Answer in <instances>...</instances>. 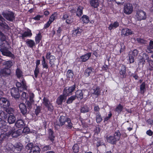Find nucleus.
Returning a JSON list of instances; mask_svg holds the SVG:
<instances>
[{"label":"nucleus","mask_w":153,"mask_h":153,"mask_svg":"<svg viewBox=\"0 0 153 153\" xmlns=\"http://www.w3.org/2000/svg\"><path fill=\"white\" fill-rule=\"evenodd\" d=\"M5 35L0 31V40L1 44L0 45V51L2 54L4 56L14 59L15 55L9 50L8 48L9 44L8 42L6 40Z\"/></svg>","instance_id":"nucleus-1"},{"label":"nucleus","mask_w":153,"mask_h":153,"mask_svg":"<svg viewBox=\"0 0 153 153\" xmlns=\"http://www.w3.org/2000/svg\"><path fill=\"white\" fill-rule=\"evenodd\" d=\"M54 127L56 129H58L60 127L64 126L67 129H71L73 127V123L69 118L64 116H61L57 120Z\"/></svg>","instance_id":"nucleus-2"},{"label":"nucleus","mask_w":153,"mask_h":153,"mask_svg":"<svg viewBox=\"0 0 153 153\" xmlns=\"http://www.w3.org/2000/svg\"><path fill=\"white\" fill-rule=\"evenodd\" d=\"M9 149L15 153H19L23 149V145L20 143H17L13 145L12 144L9 145Z\"/></svg>","instance_id":"nucleus-3"},{"label":"nucleus","mask_w":153,"mask_h":153,"mask_svg":"<svg viewBox=\"0 0 153 153\" xmlns=\"http://www.w3.org/2000/svg\"><path fill=\"white\" fill-rule=\"evenodd\" d=\"M76 85L75 84L69 87H65L63 90V94L65 97H69L72 94V92L75 90Z\"/></svg>","instance_id":"nucleus-4"},{"label":"nucleus","mask_w":153,"mask_h":153,"mask_svg":"<svg viewBox=\"0 0 153 153\" xmlns=\"http://www.w3.org/2000/svg\"><path fill=\"white\" fill-rule=\"evenodd\" d=\"M20 92L21 93L22 92L18 88L16 87L12 88L10 89V92L12 97L16 100L20 98Z\"/></svg>","instance_id":"nucleus-5"},{"label":"nucleus","mask_w":153,"mask_h":153,"mask_svg":"<svg viewBox=\"0 0 153 153\" xmlns=\"http://www.w3.org/2000/svg\"><path fill=\"white\" fill-rule=\"evenodd\" d=\"M2 15L7 20L10 22H13L15 19L14 13L11 11H8V13H3Z\"/></svg>","instance_id":"nucleus-6"},{"label":"nucleus","mask_w":153,"mask_h":153,"mask_svg":"<svg viewBox=\"0 0 153 153\" xmlns=\"http://www.w3.org/2000/svg\"><path fill=\"white\" fill-rule=\"evenodd\" d=\"M136 16L137 20L141 21L145 20L146 18V13L142 10H139L137 11Z\"/></svg>","instance_id":"nucleus-7"},{"label":"nucleus","mask_w":153,"mask_h":153,"mask_svg":"<svg viewBox=\"0 0 153 153\" xmlns=\"http://www.w3.org/2000/svg\"><path fill=\"white\" fill-rule=\"evenodd\" d=\"M10 103L8 100L4 97L0 98V106L3 108H7L10 106Z\"/></svg>","instance_id":"nucleus-8"},{"label":"nucleus","mask_w":153,"mask_h":153,"mask_svg":"<svg viewBox=\"0 0 153 153\" xmlns=\"http://www.w3.org/2000/svg\"><path fill=\"white\" fill-rule=\"evenodd\" d=\"M43 103L45 106L48 108V111L52 112L54 109V107L52 103H50L49 100L45 97L43 99Z\"/></svg>","instance_id":"nucleus-9"},{"label":"nucleus","mask_w":153,"mask_h":153,"mask_svg":"<svg viewBox=\"0 0 153 153\" xmlns=\"http://www.w3.org/2000/svg\"><path fill=\"white\" fill-rule=\"evenodd\" d=\"M133 10V7L131 4L127 3L124 5V12L127 14H130Z\"/></svg>","instance_id":"nucleus-10"},{"label":"nucleus","mask_w":153,"mask_h":153,"mask_svg":"<svg viewBox=\"0 0 153 153\" xmlns=\"http://www.w3.org/2000/svg\"><path fill=\"white\" fill-rule=\"evenodd\" d=\"M9 132L13 137H16L22 134V131L21 129L16 130L14 128H13Z\"/></svg>","instance_id":"nucleus-11"},{"label":"nucleus","mask_w":153,"mask_h":153,"mask_svg":"<svg viewBox=\"0 0 153 153\" xmlns=\"http://www.w3.org/2000/svg\"><path fill=\"white\" fill-rule=\"evenodd\" d=\"M11 73L10 69L4 68L0 71V75L1 76H8Z\"/></svg>","instance_id":"nucleus-12"},{"label":"nucleus","mask_w":153,"mask_h":153,"mask_svg":"<svg viewBox=\"0 0 153 153\" xmlns=\"http://www.w3.org/2000/svg\"><path fill=\"white\" fill-rule=\"evenodd\" d=\"M48 138L52 143H53L55 138L54 132L52 129L49 128L48 130Z\"/></svg>","instance_id":"nucleus-13"},{"label":"nucleus","mask_w":153,"mask_h":153,"mask_svg":"<svg viewBox=\"0 0 153 153\" xmlns=\"http://www.w3.org/2000/svg\"><path fill=\"white\" fill-rule=\"evenodd\" d=\"M5 19L0 14V26L4 29L8 30L10 29V27L5 22Z\"/></svg>","instance_id":"nucleus-14"},{"label":"nucleus","mask_w":153,"mask_h":153,"mask_svg":"<svg viewBox=\"0 0 153 153\" xmlns=\"http://www.w3.org/2000/svg\"><path fill=\"white\" fill-rule=\"evenodd\" d=\"M100 0H89L91 6L94 8H98L99 6Z\"/></svg>","instance_id":"nucleus-15"},{"label":"nucleus","mask_w":153,"mask_h":153,"mask_svg":"<svg viewBox=\"0 0 153 153\" xmlns=\"http://www.w3.org/2000/svg\"><path fill=\"white\" fill-rule=\"evenodd\" d=\"M143 55L145 56L146 60H147L151 67V68H149V70L150 71H152L153 70V61L151 59H149V55L146 53H144Z\"/></svg>","instance_id":"nucleus-16"},{"label":"nucleus","mask_w":153,"mask_h":153,"mask_svg":"<svg viewBox=\"0 0 153 153\" xmlns=\"http://www.w3.org/2000/svg\"><path fill=\"white\" fill-rule=\"evenodd\" d=\"M94 68L92 67H87L85 69L84 72V75L86 77L89 76L90 74L94 72Z\"/></svg>","instance_id":"nucleus-17"},{"label":"nucleus","mask_w":153,"mask_h":153,"mask_svg":"<svg viewBox=\"0 0 153 153\" xmlns=\"http://www.w3.org/2000/svg\"><path fill=\"white\" fill-rule=\"evenodd\" d=\"M106 140L107 142L112 144H116L118 141L114 136L110 135L106 137Z\"/></svg>","instance_id":"nucleus-18"},{"label":"nucleus","mask_w":153,"mask_h":153,"mask_svg":"<svg viewBox=\"0 0 153 153\" xmlns=\"http://www.w3.org/2000/svg\"><path fill=\"white\" fill-rule=\"evenodd\" d=\"M67 98L64 94L60 95L57 99L56 103L58 105H61L64 100H65Z\"/></svg>","instance_id":"nucleus-19"},{"label":"nucleus","mask_w":153,"mask_h":153,"mask_svg":"<svg viewBox=\"0 0 153 153\" xmlns=\"http://www.w3.org/2000/svg\"><path fill=\"white\" fill-rule=\"evenodd\" d=\"M22 36H20L19 37H21L22 39H24L25 38L27 37H30L32 35V33L31 30L28 29L27 31H25L23 33L21 34Z\"/></svg>","instance_id":"nucleus-20"},{"label":"nucleus","mask_w":153,"mask_h":153,"mask_svg":"<svg viewBox=\"0 0 153 153\" xmlns=\"http://www.w3.org/2000/svg\"><path fill=\"white\" fill-rule=\"evenodd\" d=\"M84 94L82 90H77L75 93L76 98H77L78 100H81L83 98Z\"/></svg>","instance_id":"nucleus-21"},{"label":"nucleus","mask_w":153,"mask_h":153,"mask_svg":"<svg viewBox=\"0 0 153 153\" xmlns=\"http://www.w3.org/2000/svg\"><path fill=\"white\" fill-rule=\"evenodd\" d=\"M132 34H133V32L131 29L128 28H124L122 30L121 34L123 35L124 36H128Z\"/></svg>","instance_id":"nucleus-22"},{"label":"nucleus","mask_w":153,"mask_h":153,"mask_svg":"<svg viewBox=\"0 0 153 153\" xmlns=\"http://www.w3.org/2000/svg\"><path fill=\"white\" fill-rule=\"evenodd\" d=\"M82 31V29H81L79 27H77L76 28H74L72 33L74 36H79Z\"/></svg>","instance_id":"nucleus-23"},{"label":"nucleus","mask_w":153,"mask_h":153,"mask_svg":"<svg viewBox=\"0 0 153 153\" xmlns=\"http://www.w3.org/2000/svg\"><path fill=\"white\" fill-rule=\"evenodd\" d=\"M126 67L125 65H123L121 67L120 70V74L122 78H124L126 77Z\"/></svg>","instance_id":"nucleus-24"},{"label":"nucleus","mask_w":153,"mask_h":153,"mask_svg":"<svg viewBox=\"0 0 153 153\" xmlns=\"http://www.w3.org/2000/svg\"><path fill=\"white\" fill-rule=\"evenodd\" d=\"M19 108L22 114L25 115L27 112V109L26 105L24 103H21L19 105Z\"/></svg>","instance_id":"nucleus-25"},{"label":"nucleus","mask_w":153,"mask_h":153,"mask_svg":"<svg viewBox=\"0 0 153 153\" xmlns=\"http://www.w3.org/2000/svg\"><path fill=\"white\" fill-rule=\"evenodd\" d=\"M15 125L16 127L20 128H23L25 126L24 121L21 119L17 120L15 123Z\"/></svg>","instance_id":"nucleus-26"},{"label":"nucleus","mask_w":153,"mask_h":153,"mask_svg":"<svg viewBox=\"0 0 153 153\" xmlns=\"http://www.w3.org/2000/svg\"><path fill=\"white\" fill-rule=\"evenodd\" d=\"M26 42V44L29 48H33V47L35 45V43L34 40L31 39H27Z\"/></svg>","instance_id":"nucleus-27"},{"label":"nucleus","mask_w":153,"mask_h":153,"mask_svg":"<svg viewBox=\"0 0 153 153\" xmlns=\"http://www.w3.org/2000/svg\"><path fill=\"white\" fill-rule=\"evenodd\" d=\"M91 53L89 52L81 56L82 61L83 62H86L91 57Z\"/></svg>","instance_id":"nucleus-28"},{"label":"nucleus","mask_w":153,"mask_h":153,"mask_svg":"<svg viewBox=\"0 0 153 153\" xmlns=\"http://www.w3.org/2000/svg\"><path fill=\"white\" fill-rule=\"evenodd\" d=\"M123 106L120 103L116 106L114 111L118 114H120L123 111Z\"/></svg>","instance_id":"nucleus-29"},{"label":"nucleus","mask_w":153,"mask_h":153,"mask_svg":"<svg viewBox=\"0 0 153 153\" xmlns=\"http://www.w3.org/2000/svg\"><path fill=\"white\" fill-rule=\"evenodd\" d=\"M83 7L81 6H79L77 8L76 12V16L79 17H80L83 14Z\"/></svg>","instance_id":"nucleus-30"},{"label":"nucleus","mask_w":153,"mask_h":153,"mask_svg":"<svg viewBox=\"0 0 153 153\" xmlns=\"http://www.w3.org/2000/svg\"><path fill=\"white\" fill-rule=\"evenodd\" d=\"M40 149L39 146H35L31 149L29 153H40Z\"/></svg>","instance_id":"nucleus-31"},{"label":"nucleus","mask_w":153,"mask_h":153,"mask_svg":"<svg viewBox=\"0 0 153 153\" xmlns=\"http://www.w3.org/2000/svg\"><path fill=\"white\" fill-rule=\"evenodd\" d=\"M119 25V22L117 21L114 22V23L111 24L108 27V29L110 30H112L113 29L116 28Z\"/></svg>","instance_id":"nucleus-32"},{"label":"nucleus","mask_w":153,"mask_h":153,"mask_svg":"<svg viewBox=\"0 0 153 153\" xmlns=\"http://www.w3.org/2000/svg\"><path fill=\"white\" fill-rule=\"evenodd\" d=\"M96 115V118L97 123H100L102 120V119L100 112L94 113Z\"/></svg>","instance_id":"nucleus-33"},{"label":"nucleus","mask_w":153,"mask_h":153,"mask_svg":"<svg viewBox=\"0 0 153 153\" xmlns=\"http://www.w3.org/2000/svg\"><path fill=\"white\" fill-rule=\"evenodd\" d=\"M42 36L41 35V33L39 32V33L36 34L35 38V41L36 44H38L42 40Z\"/></svg>","instance_id":"nucleus-34"},{"label":"nucleus","mask_w":153,"mask_h":153,"mask_svg":"<svg viewBox=\"0 0 153 153\" xmlns=\"http://www.w3.org/2000/svg\"><path fill=\"white\" fill-rule=\"evenodd\" d=\"M4 65L5 66L4 68L10 69L13 65V63L11 61L8 60L5 61L4 64Z\"/></svg>","instance_id":"nucleus-35"},{"label":"nucleus","mask_w":153,"mask_h":153,"mask_svg":"<svg viewBox=\"0 0 153 153\" xmlns=\"http://www.w3.org/2000/svg\"><path fill=\"white\" fill-rule=\"evenodd\" d=\"M80 19L84 23L88 24L89 21V18L88 16L83 15L81 18Z\"/></svg>","instance_id":"nucleus-36"},{"label":"nucleus","mask_w":153,"mask_h":153,"mask_svg":"<svg viewBox=\"0 0 153 153\" xmlns=\"http://www.w3.org/2000/svg\"><path fill=\"white\" fill-rule=\"evenodd\" d=\"M16 117L14 115H10L8 116L7 119V121L9 124H13L14 123Z\"/></svg>","instance_id":"nucleus-37"},{"label":"nucleus","mask_w":153,"mask_h":153,"mask_svg":"<svg viewBox=\"0 0 153 153\" xmlns=\"http://www.w3.org/2000/svg\"><path fill=\"white\" fill-rule=\"evenodd\" d=\"M96 140L97 141V143H96V146L97 147H98L100 146H102L104 145L103 140L102 139L97 138Z\"/></svg>","instance_id":"nucleus-38"},{"label":"nucleus","mask_w":153,"mask_h":153,"mask_svg":"<svg viewBox=\"0 0 153 153\" xmlns=\"http://www.w3.org/2000/svg\"><path fill=\"white\" fill-rule=\"evenodd\" d=\"M89 111V108L87 105H83L81 107L80 111L81 113H85L88 112Z\"/></svg>","instance_id":"nucleus-39"},{"label":"nucleus","mask_w":153,"mask_h":153,"mask_svg":"<svg viewBox=\"0 0 153 153\" xmlns=\"http://www.w3.org/2000/svg\"><path fill=\"white\" fill-rule=\"evenodd\" d=\"M146 90L145 82H143L140 86V93L142 94H143Z\"/></svg>","instance_id":"nucleus-40"},{"label":"nucleus","mask_w":153,"mask_h":153,"mask_svg":"<svg viewBox=\"0 0 153 153\" xmlns=\"http://www.w3.org/2000/svg\"><path fill=\"white\" fill-rule=\"evenodd\" d=\"M94 92L92 94H94L97 96L100 95V88L99 86H97L95 88H94L93 89Z\"/></svg>","instance_id":"nucleus-41"},{"label":"nucleus","mask_w":153,"mask_h":153,"mask_svg":"<svg viewBox=\"0 0 153 153\" xmlns=\"http://www.w3.org/2000/svg\"><path fill=\"white\" fill-rule=\"evenodd\" d=\"M58 14L57 12H54L53 13L49 18V20L52 22L57 17Z\"/></svg>","instance_id":"nucleus-42"},{"label":"nucleus","mask_w":153,"mask_h":153,"mask_svg":"<svg viewBox=\"0 0 153 153\" xmlns=\"http://www.w3.org/2000/svg\"><path fill=\"white\" fill-rule=\"evenodd\" d=\"M121 134L119 130H117L115 131L114 134V137L116 139L117 141H118L121 137Z\"/></svg>","instance_id":"nucleus-43"},{"label":"nucleus","mask_w":153,"mask_h":153,"mask_svg":"<svg viewBox=\"0 0 153 153\" xmlns=\"http://www.w3.org/2000/svg\"><path fill=\"white\" fill-rule=\"evenodd\" d=\"M74 75L73 71L72 70L69 69L67 71L66 76L68 78H72Z\"/></svg>","instance_id":"nucleus-44"},{"label":"nucleus","mask_w":153,"mask_h":153,"mask_svg":"<svg viewBox=\"0 0 153 153\" xmlns=\"http://www.w3.org/2000/svg\"><path fill=\"white\" fill-rule=\"evenodd\" d=\"M7 117V114L5 112L0 110V119L2 120L5 119Z\"/></svg>","instance_id":"nucleus-45"},{"label":"nucleus","mask_w":153,"mask_h":153,"mask_svg":"<svg viewBox=\"0 0 153 153\" xmlns=\"http://www.w3.org/2000/svg\"><path fill=\"white\" fill-rule=\"evenodd\" d=\"M76 99L74 95H72L68 98L66 100V103L67 104H70L72 103L73 101Z\"/></svg>","instance_id":"nucleus-46"},{"label":"nucleus","mask_w":153,"mask_h":153,"mask_svg":"<svg viewBox=\"0 0 153 153\" xmlns=\"http://www.w3.org/2000/svg\"><path fill=\"white\" fill-rule=\"evenodd\" d=\"M6 122L3 120H0V128L3 130L6 128Z\"/></svg>","instance_id":"nucleus-47"},{"label":"nucleus","mask_w":153,"mask_h":153,"mask_svg":"<svg viewBox=\"0 0 153 153\" xmlns=\"http://www.w3.org/2000/svg\"><path fill=\"white\" fill-rule=\"evenodd\" d=\"M22 72L19 68H17L16 71V76L18 78H20L22 76Z\"/></svg>","instance_id":"nucleus-48"},{"label":"nucleus","mask_w":153,"mask_h":153,"mask_svg":"<svg viewBox=\"0 0 153 153\" xmlns=\"http://www.w3.org/2000/svg\"><path fill=\"white\" fill-rule=\"evenodd\" d=\"M72 149L74 152L78 153L79 151V147L77 144H75L72 147Z\"/></svg>","instance_id":"nucleus-49"},{"label":"nucleus","mask_w":153,"mask_h":153,"mask_svg":"<svg viewBox=\"0 0 153 153\" xmlns=\"http://www.w3.org/2000/svg\"><path fill=\"white\" fill-rule=\"evenodd\" d=\"M19 84L22 85L23 89L26 90L27 89V87L25 81L24 79H22V80L21 83H19Z\"/></svg>","instance_id":"nucleus-50"},{"label":"nucleus","mask_w":153,"mask_h":153,"mask_svg":"<svg viewBox=\"0 0 153 153\" xmlns=\"http://www.w3.org/2000/svg\"><path fill=\"white\" fill-rule=\"evenodd\" d=\"M41 108L40 106H36V108L35 109V114L36 116H38L39 113H40L41 112Z\"/></svg>","instance_id":"nucleus-51"},{"label":"nucleus","mask_w":153,"mask_h":153,"mask_svg":"<svg viewBox=\"0 0 153 153\" xmlns=\"http://www.w3.org/2000/svg\"><path fill=\"white\" fill-rule=\"evenodd\" d=\"M35 95L33 93H29V101H31V102H34V101L33 99Z\"/></svg>","instance_id":"nucleus-52"},{"label":"nucleus","mask_w":153,"mask_h":153,"mask_svg":"<svg viewBox=\"0 0 153 153\" xmlns=\"http://www.w3.org/2000/svg\"><path fill=\"white\" fill-rule=\"evenodd\" d=\"M28 97V94L25 92H22L21 95V99L24 100H26L27 99Z\"/></svg>","instance_id":"nucleus-53"},{"label":"nucleus","mask_w":153,"mask_h":153,"mask_svg":"<svg viewBox=\"0 0 153 153\" xmlns=\"http://www.w3.org/2000/svg\"><path fill=\"white\" fill-rule=\"evenodd\" d=\"M62 31V29L61 27H59L58 28V29L56 32V35L59 37H60L61 35V32Z\"/></svg>","instance_id":"nucleus-54"},{"label":"nucleus","mask_w":153,"mask_h":153,"mask_svg":"<svg viewBox=\"0 0 153 153\" xmlns=\"http://www.w3.org/2000/svg\"><path fill=\"white\" fill-rule=\"evenodd\" d=\"M34 146L33 143H28L26 146V149L28 150H30V151Z\"/></svg>","instance_id":"nucleus-55"},{"label":"nucleus","mask_w":153,"mask_h":153,"mask_svg":"<svg viewBox=\"0 0 153 153\" xmlns=\"http://www.w3.org/2000/svg\"><path fill=\"white\" fill-rule=\"evenodd\" d=\"M51 147L50 145H46L42 148V150L43 152H44L51 150Z\"/></svg>","instance_id":"nucleus-56"},{"label":"nucleus","mask_w":153,"mask_h":153,"mask_svg":"<svg viewBox=\"0 0 153 153\" xmlns=\"http://www.w3.org/2000/svg\"><path fill=\"white\" fill-rule=\"evenodd\" d=\"M34 76L36 78L38 76V74L39 73V68H35L34 71Z\"/></svg>","instance_id":"nucleus-57"},{"label":"nucleus","mask_w":153,"mask_h":153,"mask_svg":"<svg viewBox=\"0 0 153 153\" xmlns=\"http://www.w3.org/2000/svg\"><path fill=\"white\" fill-rule=\"evenodd\" d=\"M26 104L27 106V108L28 109H30L32 108V103H33V102H31V101H30L28 100L27 99L26 100Z\"/></svg>","instance_id":"nucleus-58"},{"label":"nucleus","mask_w":153,"mask_h":153,"mask_svg":"<svg viewBox=\"0 0 153 153\" xmlns=\"http://www.w3.org/2000/svg\"><path fill=\"white\" fill-rule=\"evenodd\" d=\"M4 108L5 109L6 111L9 114H12L14 112L13 109L12 108H10L8 107Z\"/></svg>","instance_id":"nucleus-59"},{"label":"nucleus","mask_w":153,"mask_h":153,"mask_svg":"<svg viewBox=\"0 0 153 153\" xmlns=\"http://www.w3.org/2000/svg\"><path fill=\"white\" fill-rule=\"evenodd\" d=\"M6 138V136L5 134H1L0 135V143H1L3 141L5 140Z\"/></svg>","instance_id":"nucleus-60"},{"label":"nucleus","mask_w":153,"mask_h":153,"mask_svg":"<svg viewBox=\"0 0 153 153\" xmlns=\"http://www.w3.org/2000/svg\"><path fill=\"white\" fill-rule=\"evenodd\" d=\"M128 59L130 63H133L134 61V57L131 54H129L128 55Z\"/></svg>","instance_id":"nucleus-61"},{"label":"nucleus","mask_w":153,"mask_h":153,"mask_svg":"<svg viewBox=\"0 0 153 153\" xmlns=\"http://www.w3.org/2000/svg\"><path fill=\"white\" fill-rule=\"evenodd\" d=\"M147 49L150 50L153 49V41L150 40V41L149 45L148 46Z\"/></svg>","instance_id":"nucleus-62"},{"label":"nucleus","mask_w":153,"mask_h":153,"mask_svg":"<svg viewBox=\"0 0 153 153\" xmlns=\"http://www.w3.org/2000/svg\"><path fill=\"white\" fill-rule=\"evenodd\" d=\"M137 42L140 43L142 44H145L146 43V41L143 39L140 38H137Z\"/></svg>","instance_id":"nucleus-63"},{"label":"nucleus","mask_w":153,"mask_h":153,"mask_svg":"<svg viewBox=\"0 0 153 153\" xmlns=\"http://www.w3.org/2000/svg\"><path fill=\"white\" fill-rule=\"evenodd\" d=\"M23 128H24L23 131H22V132H23L24 133L27 134L29 133L30 130L28 127L24 126Z\"/></svg>","instance_id":"nucleus-64"}]
</instances>
